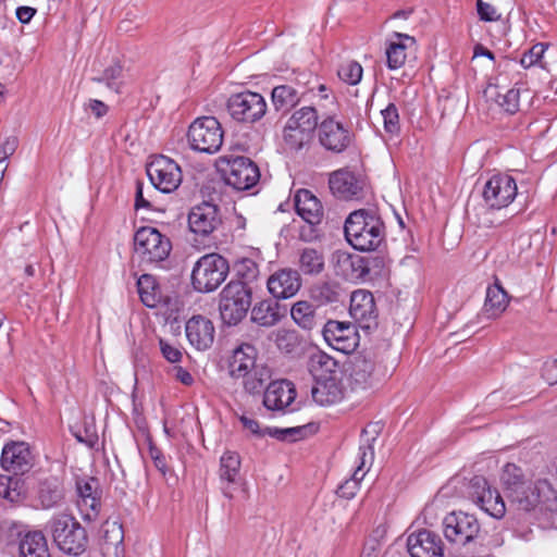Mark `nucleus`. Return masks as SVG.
Instances as JSON below:
<instances>
[{
  "label": "nucleus",
  "mask_w": 557,
  "mask_h": 557,
  "mask_svg": "<svg viewBox=\"0 0 557 557\" xmlns=\"http://www.w3.org/2000/svg\"><path fill=\"white\" fill-rule=\"evenodd\" d=\"M517 183L506 174L493 175L484 185L483 199L491 209L508 207L517 196Z\"/></svg>",
  "instance_id": "13"
},
{
  "label": "nucleus",
  "mask_w": 557,
  "mask_h": 557,
  "mask_svg": "<svg viewBox=\"0 0 557 557\" xmlns=\"http://www.w3.org/2000/svg\"><path fill=\"white\" fill-rule=\"evenodd\" d=\"M236 281L245 282L248 285L259 276V267L256 261L249 258H243L234 263Z\"/></svg>",
  "instance_id": "45"
},
{
  "label": "nucleus",
  "mask_w": 557,
  "mask_h": 557,
  "mask_svg": "<svg viewBox=\"0 0 557 557\" xmlns=\"http://www.w3.org/2000/svg\"><path fill=\"white\" fill-rule=\"evenodd\" d=\"M102 540L107 546L117 547L123 543L124 533L122 524L116 521H106L102 524Z\"/></svg>",
  "instance_id": "48"
},
{
  "label": "nucleus",
  "mask_w": 557,
  "mask_h": 557,
  "mask_svg": "<svg viewBox=\"0 0 557 557\" xmlns=\"http://www.w3.org/2000/svg\"><path fill=\"white\" fill-rule=\"evenodd\" d=\"M407 548L411 557H443L444 553L441 537L426 529L410 534Z\"/></svg>",
  "instance_id": "23"
},
{
  "label": "nucleus",
  "mask_w": 557,
  "mask_h": 557,
  "mask_svg": "<svg viewBox=\"0 0 557 557\" xmlns=\"http://www.w3.org/2000/svg\"><path fill=\"white\" fill-rule=\"evenodd\" d=\"M18 147V139L16 136H9L4 139L2 145L0 146V163H5V161L14 154Z\"/></svg>",
  "instance_id": "60"
},
{
  "label": "nucleus",
  "mask_w": 557,
  "mask_h": 557,
  "mask_svg": "<svg viewBox=\"0 0 557 557\" xmlns=\"http://www.w3.org/2000/svg\"><path fill=\"white\" fill-rule=\"evenodd\" d=\"M149 456L153 460L156 468L164 475L166 473L165 457L152 443L149 444Z\"/></svg>",
  "instance_id": "61"
},
{
  "label": "nucleus",
  "mask_w": 557,
  "mask_h": 557,
  "mask_svg": "<svg viewBox=\"0 0 557 557\" xmlns=\"http://www.w3.org/2000/svg\"><path fill=\"white\" fill-rule=\"evenodd\" d=\"M443 532L448 542L465 546L478 537L480 523L472 515L450 512L443 520Z\"/></svg>",
  "instance_id": "10"
},
{
  "label": "nucleus",
  "mask_w": 557,
  "mask_h": 557,
  "mask_svg": "<svg viewBox=\"0 0 557 557\" xmlns=\"http://www.w3.org/2000/svg\"><path fill=\"white\" fill-rule=\"evenodd\" d=\"M137 289L141 302L148 308L157 307L160 299V289L154 276L143 274L137 281Z\"/></svg>",
  "instance_id": "40"
},
{
  "label": "nucleus",
  "mask_w": 557,
  "mask_h": 557,
  "mask_svg": "<svg viewBox=\"0 0 557 557\" xmlns=\"http://www.w3.org/2000/svg\"><path fill=\"white\" fill-rule=\"evenodd\" d=\"M509 507L519 513L535 518L547 517L557 511V495L546 481L528 482L512 490L507 496Z\"/></svg>",
  "instance_id": "2"
},
{
  "label": "nucleus",
  "mask_w": 557,
  "mask_h": 557,
  "mask_svg": "<svg viewBox=\"0 0 557 557\" xmlns=\"http://www.w3.org/2000/svg\"><path fill=\"white\" fill-rule=\"evenodd\" d=\"M346 240L357 250L376 251L385 242V225L375 210L352 211L344 225Z\"/></svg>",
  "instance_id": "1"
},
{
  "label": "nucleus",
  "mask_w": 557,
  "mask_h": 557,
  "mask_svg": "<svg viewBox=\"0 0 557 557\" xmlns=\"http://www.w3.org/2000/svg\"><path fill=\"white\" fill-rule=\"evenodd\" d=\"M350 317L363 330H372L377 326V309L374 296L364 289L355 290L350 296Z\"/></svg>",
  "instance_id": "16"
},
{
  "label": "nucleus",
  "mask_w": 557,
  "mask_h": 557,
  "mask_svg": "<svg viewBox=\"0 0 557 557\" xmlns=\"http://www.w3.org/2000/svg\"><path fill=\"white\" fill-rule=\"evenodd\" d=\"M147 175L153 187L162 193L175 190L182 182L180 165L165 156L154 158L147 165Z\"/></svg>",
  "instance_id": "12"
},
{
  "label": "nucleus",
  "mask_w": 557,
  "mask_h": 557,
  "mask_svg": "<svg viewBox=\"0 0 557 557\" xmlns=\"http://www.w3.org/2000/svg\"><path fill=\"white\" fill-rule=\"evenodd\" d=\"M375 441L373 436L371 440L366 438L364 444L359 447V465L354 471L351 478L347 479L341 484L336 491L337 495L342 498L351 499L355 497L359 490V484L363 480L367 470L364 469L368 465L370 466L373 461L374 451L371 442Z\"/></svg>",
  "instance_id": "21"
},
{
  "label": "nucleus",
  "mask_w": 557,
  "mask_h": 557,
  "mask_svg": "<svg viewBox=\"0 0 557 557\" xmlns=\"http://www.w3.org/2000/svg\"><path fill=\"white\" fill-rule=\"evenodd\" d=\"M151 209L152 205L144 195V186L140 181L136 182L135 209Z\"/></svg>",
  "instance_id": "62"
},
{
  "label": "nucleus",
  "mask_w": 557,
  "mask_h": 557,
  "mask_svg": "<svg viewBox=\"0 0 557 557\" xmlns=\"http://www.w3.org/2000/svg\"><path fill=\"white\" fill-rule=\"evenodd\" d=\"M53 542L67 555L79 556L88 546L85 528L71 515L59 513L48 522Z\"/></svg>",
  "instance_id": "3"
},
{
  "label": "nucleus",
  "mask_w": 557,
  "mask_h": 557,
  "mask_svg": "<svg viewBox=\"0 0 557 557\" xmlns=\"http://www.w3.org/2000/svg\"><path fill=\"white\" fill-rule=\"evenodd\" d=\"M223 129L214 116L196 119L188 129V141L194 150L214 153L223 144Z\"/></svg>",
  "instance_id": "8"
},
{
  "label": "nucleus",
  "mask_w": 557,
  "mask_h": 557,
  "mask_svg": "<svg viewBox=\"0 0 557 557\" xmlns=\"http://www.w3.org/2000/svg\"><path fill=\"white\" fill-rule=\"evenodd\" d=\"M482 510L494 518H503L506 512V505L497 490L488 487L487 492L480 496L476 504Z\"/></svg>",
  "instance_id": "41"
},
{
  "label": "nucleus",
  "mask_w": 557,
  "mask_h": 557,
  "mask_svg": "<svg viewBox=\"0 0 557 557\" xmlns=\"http://www.w3.org/2000/svg\"><path fill=\"white\" fill-rule=\"evenodd\" d=\"M311 395L313 400L321 406L338 403L344 395L338 376L317 380L312 386Z\"/></svg>",
  "instance_id": "28"
},
{
  "label": "nucleus",
  "mask_w": 557,
  "mask_h": 557,
  "mask_svg": "<svg viewBox=\"0 0 557 557\" xmlns=\"http://www.w3.org/2000/svg\"><path fill=\"white\" fill-rule=\"evenodd\" d=\"M310 293L311 297L321 305L337 302L341 296L338 287L326 282L314 285Z\"/></svg>",
  "instance_id": "46"
},
{
  "label": "nucleus",
  "mask_w": 557,
  "mask_h": 557,
  "mask_svg": "<svg viewBox=\"0 0 557 557\" xmlns=\"http://www.w3.org/2000/svg\"><path fill=\"white\" fill-rule=\"evenodd\" d=\"M490 485L484 476L475 475L469 483V496L473 503L478 504L480 496H483L488 490Z\"/></svg>",
  "instance_id": "57"
},
{
  "label": "nucleus",
  "mask_w": 557,
  "mask_h": 557,
  "mask_svg": "<svg viewBox=\"0 0 557 557\" xmlns=\"http://www.w3.org/2000/svg\"><path fill=\"white\" fill-rule=\"evenodd\" d=\"M134 250L140 262L159 264L170 256L172 243L156 227L143 226L134 235Z\"/></svg>",
  "instance_id": "7"
},
{
  "label": "nucleus",
  "mask_w": 557,
  "mask_h": 557,
  "mask_svg": "<svg viewBox=\"0 0 557 557\" xmlns=\"http://www.w3.org/2000/svg\"><path fill=\"white\" fill-rule=\"evenodd\" d=\"M383 121H384V129L389 134H396L399 131V114L396 106L394 103H389L385 109L381 111Z\"/></svg>",
  "instance_id": "54"
},
{
  "label": "nucleus",
  "mask_w": 557,
  "mask_h": 557,
  "mask_svg": "<svg viewBox=\"0 0 557 557\" xmlns=\"http://www.w3.org/2000/svg\"><path fill=\"white\" fill-rule=\"evenodd\" d=\"M331 193L341 200H360L367 193V180L348 169H339L330 174Z\"/></svg>",
  "instance_id": "11"
},
{
  "label": "nucleus",
  "mask_w": 557,
  "mask_h": 557,
  "mask_svg": "<svg viewBox=\"0 0 557 557\" xmlns=\"http://www.w3.org/2000/svg\"><path fill=\"white\" fill-rule=\"evenodd\" d=\"M305 94L304 88L300 89L293 84L275 86L271 92L273 108L277 112L287 113L299 103Z\"/></svg>",
  "instance_id": "29"
},
{
  "label": "nucleus",
  "mask_w": 557,
  "mask_h": 557,
  "mask_svg": "<svg viewBox=\"0 0 557 557\" xmlns=\"http://www.w3.org/2000/svg\"><path fill=\"white\" fill-rule=\"evenodd\" d=\"M283 138L289 149L300 150L311 140L312 134L292 125L290 122L287 121L284 127Z\"/></svg>",
  "instance_id": "43"
},
{
  "label": "nucleus",
  "mask_w": 557,
  "mask_h": 557,
  "mask_svg": "<svg viewBox=\"0 0 557 557\" xmlns=\"http://www.w3.org/2000/svg\"><path fill=\"white\" fill-rule=\"evenodd\" d=\"M305 431L304 426H296V428H286V429H280V428H264L263 434H268L269 436L276 438L278 441H296L302 436V433Z\"/></svg>",
  "instance_id": "52"
},
{
  "label": "nucleus",
  "mask_w": 557,
  "mask_h": 557,
  "mask_svg": "<svg viewBox=\"0 0 557 557\" xmlns=\"http://www.w3.org/2000/svg\"><path fill=\"white\" fill-rule=\"evenodd\" d=\"M172 372H173L174 377L182 384L189 386L194 383L193 375L186 369L182 368L181 366L173 367Z\"/></svg>",
  "instance_id": "63"
},
{
  "label": "nucleus",
  "mask_w": 557,
  "mask_h": 557,
  "mask_svg": "<svg viewBox=\"0 0 557 557\" xmlns=\"http://www.w3.org/2000/svg\"><path fill=\"white\" fill-rule=\"evenodd\" d=\"M87 108L97 119L104 116L109 111L108 106L104 102L97 99L90 100Z\"/></svg>",
  "instance_id": "64"
},
{
  "label": "nucleus",
  "mask_w": 557,
  "mask_h": 557,
  "mask_svg": "<svg viewBox=\"0 0 557 557\" xmlns=\"http://www.w3.org/2000/svg\"><path fill=\"white\" fill-rule=\"evenodd\" d=\"M296 212L310 226L318 225L323 219L321 201L308 189H299L294 196Z\"/></svg>",
  "instance_id": "25"
},
{
  "label": "nucleus",
  "mask_w": 557,
  "mask_h": 557,
  "mask_svg": "<svg viewBox=\"0 0 557 557\" xmlns=\"http://www.w3.org/2000/svg\"><path fill=\"white\" fill-rule=\"evenodd\" d=\"M122 76V66L120 64H114L107 67L103 71L102 76L94 77L92 81L97 83H106L108 88L114 90L115 92H120L122 82L120 81Z\"/></svg>",
  "instance_id": "51"
},
{
  "label": "nucleus",
  "mask_w": 557,
  "mask_h": 557,
  "mask_svg": "<svg viewBox=\"0 0 557 557\" xmlns=\"http://www.w3.org/2000/svg\"><path fill=\"white\" fill-rule=\"evenodd\" d=\"M290 315L295 323L305 330H312L317 325L315 308L307 300L295 302Z\"/></svg>",
  "instance_id": "39"
},
{
  "label": "nucleus",
  "mask_w": 557,
  "mask_h": 557,
  "mask_svg": "<svg viewBox=\"0 0 557 557\" xmlns=\"http://www.w3.org/2000/svg\"><path fill=\"white\" fill-rule=\"evenodd\" d=\"M271 376H272L271 369L265 364L259 363L258 366L248 370L247 375H243L240 377L244 380V382H243L244 388L248 393L255 394V393L261 392V389L264 386V383L268 380H270Z\"/></svg>",
  "instance_id": "38"
},
{
  "label": "nucleus",
  "mask_w": 557,
  "mask_h": 557,
  "mask_svg": "<svg viewBox=\"0 0 557 557\" xmlns=\"http://www.w3.org/2000/svg\"><path fill=\"white\" fill-rule=\"evenodd\" d=\"M228 261L219 253H207L199 258L191 271V284L199 293L215 290L227 277Z\"/></svg>",
  "instance_id": "5"
},
{
  "label": "nucleus",
  "mask_w": 557,
  "mask_h": 557,
  "mask_svg": "<svg viewBox=\"0 0 557 557\" xmlns=\"http://www.w3.org/2000/svg\"><path fill=\"white\" fill-rule=\"evenodd\" d=\"M296 395L293 382L285 379L276 380L264 389L263 405L268 410L285 412L295 400Z\"/></svg>",
  "instance_id": "22"
},
{
  "label": "nucleus",
  "mask_w": 557,
  "mask_h": 557,
  "mask_svg": "<svg viewBox=\"0 0 557 557\" xmlns=\"http://www.w3.org/2000/svg\"><path fill=\"white\" fill-rule=\"evenodd\" d=\"M319 141L326 150L341 153L350 145L351 134L334 117H326L319 125Z\"/></svg>",
  "instance_id": "19"
},
{
  "label": "nucleus",
  "mask_w": 557,
  "mask_h": 557,
  "mask_svg": "<svg viewBox=\"0 0 557 557\" xmlns=\"http://www.w3.org/2000/svg\"><path fill=\"white\" fill-rule=\"evenodd\" d=\"M21 557H50L48 543L41 531L27 532L20 541Z\"/></svg>",
  "instance_id": "32"
},
{
  "label": "nucleus",
  "mask_w": 557,
  "mask_h": 557,
  "mask_svg": "<svg viewBox=\"0 0 557 557\" xmlns=\"http://www.w3.org/2000/svg\"><path fill=\"white\" fill-rule=\"evenodd\" d=\"M280 306L275 300L264 299L257 302L251 309V321L260 326L270 327L280 319Z\"/></svg>",
  "instance_id": "35"
},
{
  "label": "nucleus",
  "mask_w": 557,
  "mask_h": 557,
  "mask_svg": "<svg viewBox=\"0 0 557 557\" xmlns=\"http://www.w3.org/2000/svg\"><path fill=\"white\" fill-rule=\"evenodd\" d=\"M362 66L356 61L343 63L337 70L338 77L349 84L357 85L362 77Z\"/></svg>",
  "instance_id": "50"
},
{
  "label": "nucleus",
  "mask_w": 557,
  "mask_h": 557,
  "mask_svg": "<svg viewBox=\"0 0 557 557\" xmlns=\"http://www.w3.org/2000/svg\"><path fill=\"white\" fill-rule=\"evenodd\" d=\"M508 302V294L496 278L495 283L486 289L482 313L487 319H496L506 310Z\"/></svg>",
  "instance_id": "31"
},
{
  "label": "nucleus",
  "mask_w": 557,
  "mask_h": 557,
  "mask_svg": "<svg viewBox=\"0 0 557 557\" xmlns=\"http://www.w3.org/2000/svg\"><path fill=\"white\" fill-rule=\"evenodd\" d=\"M258 364L256 347L248 343L242 344L233 351L230 374L232 377L239 379L247 375V371Z\"/></svg>",
  "instance_id": "30"
},
{
  "label": "nucleus",
  "mask_w": 557,
  "mask_h": 557,
  "mask_svg": "<svg viewBox=\"0 0 557 557\" xmlns=\"http://www.w3.org/2000/svg\"><path fill=\"white\" fill-rule=\"evenodd\" d=\"M385 377L376 363L363 356L355 357L350 367L349 386L354 392H364L377 386Z\"/></svg>",
  "instance_id": "14"
},
{
  "label": "nucleus",
  "mask_w": 557,
  "mask_h": 557,
  "mask_svg": "<svg viewBox=\"0 0 557 557\" xmlns=\"http://www.w3.org/2000/svg\"><path fill=\"white\" fill-rule=\"evenodd\" d=\"M240 458L235 451L227 450L220 458L219 475L224 496L232 498L234 485L238 483Z\"/></svg>",
  "instance_id": "26"
},
{
  "label": "nucleus",
  "mask_w": 557,
  "mask_h": 557,
  "mask_svg": "<svg viewBox=\"0 0 557 557\" xmlns=\"http://www.w3.org/2000/svg\"><path fill=\"white\" fill-rule=\"evenodd\" d=\"M500 480L505 486L506 496L511 493V488H518L529 482L524 479L522 469L513 463H507L504 467Z\"/></svg>",
  "instance_id": "44"
},
{
  "label": "nucleus",
  "mask_w": 557,
  "mask_h": 557,
  "mask_svg": "<svg viewBox=\"0 0 557 557\" xmlns=\"http://www.w3.org/2000/svg\"><path fill=\"white\" fill-rule=\"evenodd\" d=\"M363 258V264L366 270V277L371 275H380L384 265L385 261L382 256H362Z\"/></svg>",
  "instance_id": "58"
},
{
  "label": "nucleus",
  "mask_w": 557,
  "mask_h": 557,
  "mask_svg": "<svg viewBox=\"0 0 557 557\" xmlns=\"http://www.w3.org/2000/svg\"><path fill=\"white\" fill-rule=\"evenodd\" d=\"M324 339L336 350L352 351L358 345L355 325L349 322L330 320L323 326Z\"/></svg>",
  "instance_id": "17"
},
{
  "label": "nucleus",
  "mask_w": 557,
  "mask_h": 557,
  "mask_svg": "<svg viewBox=\"0 0 557 557\" xmlns=\"http://www.w3.org/2000/svg\"><path fill=\"white\" fill-rule=\"evenodd\" d=\"M363 262L362 256L339 251L335 255V273L347 281L363 280L366 278Z\"/></svg>",
  "instance_id": "27"
},
{
  "label": "nucleus",
  "mask_w": 557,
  "mask_h": 557,
  "mask_svg": "<svg viewBox=\"0 0 557 557\" xmlns=\"http://www.w3.org/2000/svg\"><path fill=\"white\" fill-rule=\"evenodd\" d=\"M407 45L405 42H391L386 48L387 66L391 70L401 67L407 59Z\"/></svg>",
  "instance_id": "49"
},
{
  "label": "nucleus",
  "mask_w": 557,
  "mask_h": 557,
  "mask_svg": "<svg viewBox=\"0 0 557 557\" xmlns=\"http://www.w3.org/2000/svg\"><path fill=\"white\" fill-rule=\"evenodd\" d=\"M476 13L480 21L483 22H497L502 18V13L497 8L483 0H476Z\"/></svg>",
  "instance_id": "56"
},
{
  "label": "nucleus",
  "mask_w": 557,
  "mask_h": 557,
  "mask_svg": "<svg viewBox=\"0 0 557 557\" xmlns=\"http://www.w3.org/2000/svg\"><path fill=\"white\" fill-rule=\"evenodd\" d=\"M318 121L319 116L315 108L313 107H302L299 110H296L288 119V122H290L292 125H295L310 134H313L318 127Z\"/></svg>",
  "instance_id": "42"
},
{
  "label": "nucleus",
  "mask_w": 557,
  "mask_h": 557,
  "mask_svg": "<svg viewBox=\"0 0 557 557\" xmlns=\"http://www.w3.org/2000/svg\"><path fill=\"white\" fill-rule=\"evenodd\" d=\"M547 49V45L539 42L533 45L527 52L523 53L520 63L524 69L531 67L537 64L544 52Z\"/></svg>",
  "instance_id": "55"
},
{
  "label": "nucleus",
  "mask_w": 557,
  "mask_h": 557,
  "mask_svg": "<svg viewBox=\"0 0 557 557\" xmlns=\"http://www.w3.org/2000/svg\"><path fill=\"white\" fill-rule=\"evenodd\" d=\"M519 100L520 89L511 88L503 95L498 94L496 101L506 112L515 114L519 110Z\"/></svg>",
  "instance_id": "53"
},
{
  "label": "nucleus",
  "mask_w": 557,
  "mask_h": 557,
  "mask_svg": "<svg viewBox=\"0 0 557 557\" xmlns=\"http://www.w3.org/2000/svg\"><path fill=\"white\" fill-rule=\"evenodd\" d=\"M267 287L275 299L290 298L301 287L299 271L290 268L280 269L268 277Z\"/></svg>",
  "instance_id": "20"
},
{
  "label": "nucleus",
  "mask_w": 557,
  "mask_h": 557,
  "mask_svg": "<svg viewBox=\"0 0 557 557\" xmlns=\"http://www.w3.org/2000/svg\"><path fill=\"white\" fill-rule=\"evenodd\" d=\"M76 488L82 503L96 511L100 506L99 482L95 478L81 479L76 482Z\"/></svg>",
  "instance_id": "37"
},
{
  "label": "nucleus",
  "mask_w": 557,
  "mask_h": 557,
  "mask_svg": "<svg viewBox=\"0 0 557 557\" xmlns=\"http://www.w3.org/2000/svg\"><path fill=\"white\" fill-rule=\"evenodd\" d=\"M63 498L64 487L58 478L51 476L40 482L38 499L44 508L57 507L62 503Z\"/></svg>",
  "instance_id": "33"
},
{
  "label": "nucleus",
  "mask_w": 557,
  "mask_h": 557,
  "mask_svg": "<svg viewBox=\"0 0 557 557\" xmlns=\"http://www.w3.org/2000/svg\"><path fill=\"white\" fill-rule=\"evenodd\" d=\"M218 170L228 186L236 190H247L260 180L258 165L244 156H222L218 161Z\"/></svg>",
  "instance_id": "6"
},
{
  "label": "nucleus",
  "mask_w": 557,
  "mask_h": 557,
  "mask_svg": "<svg viewBox=\"0 0 557 557\" xmlns=\"http://www.w3.org/2000/svg\"><path fill=\"white\" fill-rule=\"evenodd\" d=\"M325 261L322 251L304 248L299 251L298 268L304 275L317 276L324 271Z\"/></svg>",
  "instance_id": "36"
},
{
  "label": "nucleus",
  "mask_w": 557,
  "mask_h": 557,
  "mask_svg": "<svg viewBox=\"0 0 557 557\" xmlns=\"http://www.w3.org/2000/svg\"><path fill=\"white\" fill-rule=\"evenodd\" d=\"M309 370L314 380L330 379L338 376V362L323 351L311 355L309 360Z\"/></svg>",
  "instance_id": "34"
},
{
  "label": "nucleus",
  "mask_w": 557,
  "mask_h": 557,
  "mask_svg": "<svg viewBox=\"0 0 557 557\" xmlns=\"http://www.w3.org/2000/svg\"><path fill=\"white\" fill-rule=\"evenodd\" d=\"M220 208L208 201H203L191 208L188 214L189 230L201 237H208L222 225Z\"/></svg>",
  "instance_id": "15"
},
{
  "label": "nucleus",
  "mask_w": 557,
  "mask_h": 557,
  "mask_svg": "<svg viewBox=\"0 0 557 557\" xmlns=\"http://www.w3.org/2000/svg\"><path fill=\"white\" fill-rule=\"evenodd\" d=\"M275 344L281 351L292 354L299 347L300 338L294 330H280L276 333Z\"/></svg>",
  "instance_id": "47"
},
{
  "label": "nucleus",
  "mask_w": 557,
  "mask_h": 557,
  "mask_svg": "<svg viewBox=\"0 0 557 557\" xmlns=\"http://www.w3.org/2000/svg\"><path fill=\"white\" fill-rule=\"evenodd\" d=\"M226 108L233 120L248 124L260 121L268 110L264 97L253 91L232 95Z\"/></svg>",
  "instance_id": "9"
},
{
  "label": "nucleus",
  "mask_w": 557,
  "mask_h": 557,
  "mask_svg": "<svg viewBox=\"0 0 557 557\" xmlns=\"http://www.w3.org/2000/svg\"><path fill=\"white\" fill-rule=\"evenodd\" d=\"M185 331L189 343L199 350L209 348L214 341V325L206 317H191L186 322Z\"/></svg>",
  "instance_id": "24"
},
{
  "label": "nucleus",
  "mask_w": 557,
  "mask_h": 557,
  "mask_svg": "<svg viewBox=\"0 0 557 557\" xmlns=\"http://www.w3.org/2000/svg\"><path fill=\"white\" fill-rule=\"evenodd\" d=\"M252 301V288L245 282L230 281L220 294L219 310L227 325L238 324L246 315Z\"/></svg>",
  "instance_id": "4"
},
{
  "label": "nucleus",
  "mask_w": 557,
  "mask_h": 557,
  "mask_svg": "<svg viewBox=\"0 0 557 557\" xmlns=\"http://www.w3.org/2000/svg\"><path fill=\"white\" fill-rule=\"evenodd\" d=\"M0 462L5 471L17 475L24 474L30 470L34 463V457L28 444L24 442H12L3 447Z\"/></svg>",
  "instance_id": "18"
},
{
  "label": "nucleus",
  "mask_w": 557,
  "mask_h": 557,
  "mask_svg": "<svg viewBox=\"0 0 557 557\" xmlns=\"http://www.w3.org/2000/svg\"><path fill=\"white\" fill-rule=\"evenodd\" d=\"M159 346H160L162 356L169 362L177 363L182 360L183 354L177 347L171 345L170 343H168L166 341H164L162 338L159 339Z\"/></svg>",
  "instance_id": "59"
}]
</instances>
